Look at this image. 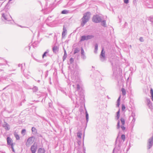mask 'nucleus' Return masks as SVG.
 Segmentation results:
<instances>
[{
	"instance_id": "f257e3e1",
	"label": "nucleus",
	"mask_w": 153,
	"mask_h": 153,
	"mask_svg": "<svg viewBox=\"0 0 153 153\" xmlns=\"http://www.w3.org/2000/svg\"><path fill=\"white\" fill-rule=\"evenodd\" d=\"M123 142L121 140H117V138L115 141V147L113 150V153H121V148Z\"/></svg>"
},
{
	"instance_id": "f03ea898",
	"label": "nucleus",
	"mask_w": 153,
	"mask_h": 153,
	"mask_svg": "<svg viewBox=\"0 0 153 153\" xmlns=\"http://www.w3.org/2000/svg\"><path fill=\"white\" fill-rule=\"evenodd\" d=\"M91 13L87 12L83 14V17L82 18L81 26L83 27L85 24L89 21Z\"/></svg>"
},
{
	"instance_id": "7ed1b4c3",
	"label": "nucleus",
	"mask_w": 153,
	"mask_h": 153,
	"mask_svg": "<svg viewBox=\"0 0 153 153\" xmlns=\"http://www.w3.org/2000/svg\"><path fill=\"white\" fill-rule=\"evenodd\" d=\"M111 65L113 67V76L114 77V78L116 79L117 78L118 76V70L119 69H118L117 65L116 64L114 65V63L111 62Z\"/></svg>"
},
{
	"instance_id": "20e7f679",
	"label": "nucleus",
	"mask_w": 153,
	"mask_h": 153,
	"mask_svg": "<svg viewBox=\"0 0 153 153\" xmlns=\"http://www.w3.org/2000/svg\"><path fill=\"white\" fill-rule=\"evenodd\" d=\"M102 19V16L98 14L94 15L92 18V21L95 23L100 22Z\"/></svg>"
},
{
	"instance_id": "39448f33",
	"label": "nucleus",
	"mask_w": 153,
	"mask_h": 153,
	"mask_svg": "<svg viewBox=\"0 0 153 153\" xmlns=\"http://www.w3.org/2000/svg\"><path fill=\"white\" fill-rule=\"evenodd\" d=\"M94 36L92 35H88L87 36L83 35L81 36L80 41H84L85 40H88L93 38Z\"/></svg>"
},
{
	"instance_id": "423d86ee",
	"label": "nucleus",
	"mask_w": 153,
	"mask_h": 153,
	"mask_svg": "<svg viewBox=\"0 0 153 153\" xmlns=\"http://www.w3.org/2000/svg\"><path fill=\"white\" fill-rule=\"evenodd\" d=\"M105 53V51L104 50V48H102V50L100 55V60L102 62H104L106 60Z\"/></svg>"
},
{
	"instance_id": "0eeeda50",
	"label": "nucleus",
	"mask_w": 153,
	"mask_h": 153,
	"mask_svg": "<svg viewBox=\"0 0 153 153\" xmlns=\"http://www.w3.org/2000/svg\"><path fill=\"white\" fill-rule=\"evenodd\" d=\"M148 148L149 149H150L153 145V133L152 136L149 138L148 141Z\"/></svg>"
},
{
	"instance_id": "6e6552de",
	"label": "nucleus",
	"mask_w": 153,
	"mask_h": 153,
	"mask_svg": "<svg viewBox=\"0 0 153 153\" xmlns=\"http://www.w3.org/2000/svg\"><path fill=\"white\" fill-rule=\"evenodd\" d=\"M145 4L149 8L153 7V1L151 0H146L145 3Z\"/></svg>"
},
{
	"instance_id": "1a4fd4ad",
	"label": "nucleus",
	"mask_w": 153,
	"mask_h": 153,
	"mask_svg": "<svg viewBox=\"0 0 153 153\" xmlns=\"http://www.w3.org/2000/svg\"><path fill=\"white\" fill-rule=\"evenodd\" d=\"M35 137L33 136H32L29 137L27 140L26 143V146H29L33 142Z\"/></svg>"
},
{
	"instance_id": "9d476101",
	"label": "nucleus",
	"mask_w": 153,
	"mask_h": 153,
	"mask_svg": "<svg viewBox=\"0 0 153 153\" xmlns=\"http://www.w3.org/2000/svg\"><path fill=\"white\" fill-rule=\"evenodd\" d=\"M2 17L7 21H10L11 19H12V18L10 16H7V14L5 13H2Z\"/></svg>"
},
{
	"instance_id": "9b49d317",
	"label": "nucleus",
	"mask_w": 153,
	"mask_h": 153,
	"mask_svg": "<svg viewBox=\"0 0 153 153\" xmlns=\"http://www.w3.org/2000/svg\"><path fill=\"white\" fill-rule=\"evenodd\" d=\"M37 149V147L36 145H35L34 144L33 145H32L30 147V150L32 153H36Z\"/></svg>"
},
{
	"instance_id": "f8f14e48",
	"label": "nucleus",
	"mask_w": 153,
	"mask_h": 153,
	"mask_svg": "<svg viewBox=\"0 0 153 153\" xmlns=\"http://www.w3.org/2000/svg\"><path fill=\"white\" fill-rule=\"evenodd\" d=\"M7 144L8 145L11 146L14 145L13 143V140L10 137H7Z\"/></svg>"
},
{
	"instance_id": "ddd939ff",
	"label": "nucleus",
	"mask_w": 153,
	"mask_h": 153,
	"mask_svg": "<svg viewBox=\"0 0 153 153\" xmlns=\"http://www.w3.org/2000/svg\"><path fill=\"white\" fill-rule=\"evenodd\" d=\"M81 57L83 59H86V56L85 55L84 51L83 48H81Z\"/></svg>"
},
{
	"instance_id": "4468645a",
	"label": "nucleus",
	"mask_w": 153,
	"mask_h": 153,
	"mask_svg": "<svg viewBox=\"0 0 153 153\" xmlns=\"http://www.w3.org/2000/svg\"><path fill=\"white\" fill-rule=\"evenodd\" d=\"M67 30L66 27H65L64 26H63V31L62 33V38H63L65 36L66 33H67Z\"/></svg>"
},
{
	"instance_id": "2eb2a0df",
	"label": "nucleus",
	"mask_w": 153,
	"mask_h": 153,
	"mask_svg": "<svg viewBox=\"0 0 153 153\" xmlns=\"http://www.w3.org/2000/svg\"><path fill=\"white\" fill-rule=\"evenodd\" d=\"M0 59H3L4 60V61L6 62V63H0V66L1 65H7L8 66H9V65L7 64L8 62L6 60L4 59L3 58L0 57Z\"/></svg>"
},
{
	"instance_id": "dca6fc26",
	"label": "nucleus",
	"mask_w": 153,
	"mask_h": 153,
	"mask_svg": "<svg viewBox=\"0 0 153 153\" xmlns=\"http://www.w3.org/2000/svg\"><path fill=\"white\" fill-rule=\"evenodd\" d=\"M31 130L32 133L34 135H36L37 134V130L34 127H32V128Z\"/></svg>"
},
{
	"instance_id": "f3484780",
	"label": "nucleus",
	"mask_w": 153,
	"mask_h": 153,
	"mask_svg": "<svg viewBox=\"0 0 153 153\" xmlns=\"http://www.w3.org/2000/svg\"><path fill=\"white\" fill-rule=\"evenodd\" d=\"M101 25L103 26L104 27H107V25L106 24V21L105 20H101L100 22Z\"/></svg>"
},
{
	"instance_id": "a211bd4d",
	"label": "nucleus",
	"mask_w": 153,
	"mask_h": 153,
	"mask_svg": "<svg viewBox=\"0 0 153 153\" xmlns=\"http://www.w3.org/2000/svg\"><path fill=\"white\" fill-rule=\"evenodd\" d=\"M45 150L43 148H39L38 150L37 153H45Z\"/></svg>"
},
{
	"instance_id": "6ab92c4d",
	"label": "nucleus",
	"mask_w": 153,
	"mask_h": 153,
	"mask_svg": "<svg viewBox=\"0 0 153 153\" xmlns=\"http://www.w3.org/2000/svg\"><path fill=\"white\" fill-rule=\"evenodd\" d=\"M39 2L42 7V6L43 4H45V5H46L47 3L46 0H42L40 1H39Z\"/></svg>"
},
{
	"instance_id": "aec40b11",
	"label": "nucleus",
	"mask_w": 153,
	"mask_h": 153,
	"mask_svg": "<svg viewBox=\"0 0 153 153\" xmlns=\"http://www.w3.org/2000/svg\"><path fill=\"white\" fill-rule=\"evenodd\" d=\"M85 118H86V125H87L88 121V119H89V116H88V114L87 111L86 110L85 111Z\"/></svg>"
},
{
	"instance_id": "412c9836",
	"label": "nucleus",
	"mask_w": 153,
	"mask_h": 153,
	"mask_svg": "<svg viewBox=\"0 0 153 153\" xmlns=\"http://www.w3.org/2000/svg\"><path fill=\"white\" fill-rule=\"evenodd\" d=\"M64 51V55L63 57V61H64L66 59V57H67V54L66 53V51L65 49V48H63Z\"/></svg>"
},
{
	"instance_id": "4be33fe9",
	"label": "nucleus",
	"mask_w": 153,
	"mask_h": 153,
	"mask_svg": "<svg viewBox=\"0 0 153 153\" xmlns=\"http://www.w3.org/2000/svg\"><path fill=\"white\" fill-rule=\"evenodd\" d=\"M122 92V94L123 96H125L126 94V92L125 89L124 88H122L121 89Z\"/></svg>"
},
{
	"instance_id": "5701e85b",
	"label": "nucleus",
	"mask_w": 153,
	"mask_h": 153,
	"mask_svg": "<svg viewBox=\"0 0 153 153\" xmlns=\"http://www.w3.org/2000/svg\"><path fill=\"white\" fill-rule=\"evenodd\" d=\"M69 13V10H62L61 12V13L62 14H67Z\"/></svg>"
},
{
	"instance_id": "b1692460",
	"label": "nucleus",
	"mask_w": 153,
	"mask_h": 153,
	"mask_svg": "<svg viewBox=\"0 0 153 153\" xmlns=\"http://www.w3.org/2000/svg\"><path fill=\"white\" fill-rule=\"evenodd\" d=\"M120 97H121V96H120L118 98V99L117 100V107H118L120 105Z\"/></svg>"
},
{
	"instance_id": "393cba45",
	"label": "nucleus",
	"mask_w": 153,
	"mask_h": 153,
	"mask_svg": "<svg viewBox=\"0 0 153 153\" xmlns=\"http://www.w3.org/2000/svg\"><path fill=\"white\" fill-rule=\"evenodd\" d=\"M9 2H8L7 4L5 5L4 9L5 10V11H7V9H9L8 8V4Z\"/></svg>"
},
{
	"instance_id": "a878e982",
	"label": "nucleus",
	"mask_w": 153,
	"mask_h": 153,
	"mask_svg": "<svg viewBox=\"0 0 153 153\" xmlns=\"http://www.w3.org/2000/svg\"><path fill=\"white\" fill-rule=\"evenodd\" d=\"M49 51L48 50H47L46 51H45L44 53L43 54L42 57V58H44L46 56V54H47L48 53Z\"/></svg>"
},
{
	"instance_id": "bb28decb",
	"label": "nucleus",
	"mask_w": 153,
	"mask_h": 153,
	"mask_svg": "<svg viewBox=\"0 0 153 153\" xmlns=\"http://www.w3.org/2000/svg\"><path fill=\"white\" fill-rule=\"evenodd\" d=\"M32 90L34 92H36L38 91V88L36 86H34L32 88Z\"/></svg>"
},
{
	"instance_id": "cd10ccee",
	"label": "nucleus",
	"mask_w": 153,
	"mask_h": 153,
	"mask_svg": "<svg viewBox=\"0 0 153 153\" xmlns=\"http://www.w3.org/2000/svg\"><path fill=\"white\" fill-rule=\"evenodd\" d=\"M14 134L16 140H19L20 139V137L18 134L16 133H14Z\"/></svg>"
},
{
	"instance_id": "c85d7f7f",
	"label": "nucleus",
	"mask_w": 153,
	"mask_h": 153,
	"mask_svg": "<svg viewBox=\"0 0 153 153\" xmlns=\"http://www.w3.org/2000/svg\"><path fill=\"white\" fill-rule=\"evenodd\" d=\"M148 20L151 22V24L153 25V17H150Z\"/></svg>"
},
{
	"instance_id": "c756f323",
	"label": "nucleus",
	"mask_w": 153,
	"mask_h": 153,
	"mask_svg": "<svg viewBox=\"0 0 153 153\" xmlns=\"http://www.w3.org/2000/svg\"><path fill=\"white\" fill-rule=\"evenodd\" d=\"M53 49V52L55 53H58V51H59V48H52Z\"/></svg>"
},
{
	"instance_id": "7c9ffc66",
	"label": "nucleus",
	"mask_w": 153,
	"mask_h": 153,
	"mask_svg": "<svg viewBox=\"0 0 153 153\" xmlns=\"http://www.w3.org/2000/svg\"><path fill=\"white\" fill-rule=\"evenodd\" d=\"M122 125H124L125 123V120L123 118H121L120 119Z\"/></svg>"
},
{
	"instance_id": "2f4dec72",
	"label": "nucleus",
	"mask_w": 153,
	"mask_h": 153,
	"mask_svg": "<svg viewBox=\"0 0 153 153\" xmlns=\"http://www.w3.org/2000/svg\"><path fill=\"white\" fill-rule=\"evenodd\" d=\"M8 124H7V123H5L4 124V125L3 126L4 127L7 128V129L8 130H9V128H8Z\"/></svg>"
},
{
	"instance_id": "473e14b6",
	"label": "nucleus",
	"mask_w": 153,
	"mask_h": 153,
	"mask_svg": "<svg viewBox=\"0 0 153 153\" xmlns=\"http://www.w3.org/2000/svg\"><path fill=\"white\" fill-rule=\"evenodd\" d=\"M146 101L147 102V105H148V104H150L151 103H152L149 99L148 98H146Z\"/></svg>"
},
{
	"instance_id": "72a5a7b5",
	"label": "nucleus",
	"mask_w": 153,
	"mask_h": 153,
	"mask_svg": "<svg viewBox=\"0 0 153 153\" xmlns=\"http://www.w3.org/2000/svg\"><path fill=\"white\" fill-rule=\"evenodd\" d=\"M121 139L123 140V142H124L125 139V136L124 134H123L121 135Z\"/></svg>"
},
{
	"instance_id": "f704fd0d",
	"label": "nucleus",
	"mask_w": 153,
	"mask_h": 153,
	"mask_svg": "<svg viewBox=\"0 0 153 153\" xmlns=\"http://www.w3.org/2000/svg\"><path fill=\"white\" fill-rule=\"evenodd\" d=\"M84 135L83 138V151L84 153H85V148L84 146Z\"/></svg>"
},
{
	"instance_id": "c9c22d12",
	"label": "nucleus",
	"mask_w": 153,
	"mask_h": 153,
	"mask_svg": "<svg viewBox=\"0 0 153 153\" xmlns=\"http://www.w3.org/2000/svg\"><path fill=\"white\" fill-rule=\"evenodd\" d=\"M79 48H75L74 51V54H76L79 51Z\"/></svg>"
},
{
	"instance_id": "e433bc0d",
	"label": "nucleus",
	"mask_w": 153,
	"mask_h": 153,
	"mask_svg": "<svg viewBox=\"0 0 153 153\" xmlns=\"http://www.w3.org/2000/svg\"><path fill=\"white\" fill-rule=\"evenodd\" d=\"M52 48H58V45L57 43L56 42Z\"/></svg>"
},
{
	"instance_id": "4c0bfd02",
	"label": "nucleus",
	"mask_w": 153,
	"mask_h": 153,
	"mask_svg": "<svg viewBox=\"0 0 153 153\" xmlns=\"http://www.w3.org/2000/svg\"><path fill=\"white\" fill-rule=\"evenodd\" d=\"M82 135V133L80 132H78L77 134V136L79 138H81Z\"/></svg>"
},
{
	"instance_id": "58836bf2",
	"label": "nucleus",
	"mask_w": 153,
	"mask_h": 153,
	"mask_svg": "<svg viewBox=\"0 0 153 153\" xmlns=\"http://www.w3.org/2000/svg\"><path fill=\"white\" fill-rule=\"evenodd\" d=\"M120 121L119 120H118V122H117V129H119V128H120Z\"/></svg>"
},
{
	"instance_id": "ea45409f",
	"label": "nucleus",
	"mask_w": 153,
	"mask_h": 153,
	"mask_svg": "<svg viewBox=\"0 0 153 153\" xmlns=\"http://www.w3.org/2000/svg\"><path fill=\"white\" fill-rule=\"evenodd\" d=\"M147 105L150 109H152V103L148 104Z\"/></svg>"
},
{
	"instance_id": "a19ab883",
	"label": "nucleus",
	"mask_w": 153,
	"mask_h": 153,
	"mask_svg": "<svg viewBox=\"0 0 153 153\" xmlns=\"http://www.w3.org/2000/svg\"><path fill=\"white\" fill-rule=\"evenodd\" d=\"M26 132V130L25 129H23L21 131V133L23 135H25Z\"/></svg>"
},
{
	"instance_id": "79ce46f5",
	"label": "nucleus",
	"mask_w": 153,
	"mask_h": 153,
	"mask_svg": "<svg viewBox=\"0 0 153 153\" xmlns=\"http://www.w3.org/2000/svg\"><path fill=\"white\" fill-rule=\"evenodd\" d=\"M74 60L72 58H71L69 60V62L70 64H72L74 62Z\"/></svg>"
},
{
	"instance_id": "37998d69",
	"label": "nucleus",
	"mask_w": 153,
	"mask_h": 153,
	"mask_svg": "<svg viewBox=\"0 0 153 153\" xmlns=\"http://www.w3.org/2000/svg\"><path fill=\"white\" fill-rule=\"evenodd\" d=\"M125 108H126V107H125V105L124 104H122V111H124Z\"/></svg>"
},
{
	"instance_id": "c03bdc74",
	"label": "nucleus",
	"mask_w": 153,
	"mask_h": 153,
	"mask_svg": "<svg viewBox=\"0 0 153 153\" xmlns=\"http://www.w3.org/2000/svg\"><path fill=\"white\" fill-rule=\"evenodd\" d=\"M135 120L136 119H135V118H133V119L131 121V123L134 124V123L135 121Z\"/></svg>"
},
{
	"instance_id": "a18cd8bd",
	"label": "nucleus",
	"mask_w": 153,
	"mask_h": 153,
	"mask_svg": "<svg viewBox=\"0 0 153 153\" xmlns=\"http://www.w3.org/2000/svg\"><path fill=\"white\" fill-rule=\"evenodd\" d=\"M140 41L141 42H143L144 41V39L142 37H140L139 39Z\"/></svg>"
},
{
	"instance_id": "49530a36",
	"label": "nucleus",
	"mask_w": 153,
	"mask_h": 153,
	"mask_svg": "<svg viewBox=\"0 0 153 153\" xmlns=\"http://www.w3.org/2000/svg\"><path fill=\"white\" fill-rule=\"evenodd\" d=\"M135 114L133 112H132L131 114V116L132 117V118H135Z\"/></svg>"
},
{
	"instance_id": "de8ad7c7",
	"label": "nucleus",
	"mask_w": 153,
	"mask_h": 153,
	"mask_svg": "<svg viewBox=\"0 0 153 153\" xmlns=\"http://www.w3.org/2000/svg\"><path fill=\"white\" fill-rule=\"evenodd\" d=\"M120 127L122 130L124 131L125 129V127L123 126V125H121L120 126Z\"/></svg>"
},
{
	"instance_id": "09e8293b",
	"label": "nucleus",
	"mask_w": 153,
	"mask_h": 153,
	"mask_svg": "<svg viewBox=\"0 0 153 153\" xmlns=\"http://www.w3.org/2000/svg\"><path fill=\"white\" fill-rule=\"evenodd\" d=\"M76 89L77 90L80 89V86L79 84H77L76 85Z\"/></svg>"
},
{
	"instance_id": "8fccbe9b",
	"label": "nucleus",
	"mask_w": 153,
	"mask_h": 153,
	"mask_svg": "<svg viewBox=\"0 0 153 153\" xmlns=\"http://www.w3.org/2000/svg\"><path fill=\"white\" fill-rule=\"evenodd\" d=\"M124 3L126 4H127L129 3V0H124Z\"/></svg>"
},
{
	"instance_id": "3c124183",
	"label": "nucleus",
	"mask_w": 153,
	"mask_h": 153,
	"mask_svg": "<svg viewBox=\"0 0 153 153\" xmlns=\"http://www.w3.org/2000/svg\"><path fill=\"white\" fill-rule=\"evenodd\" d=\"M150 94L151 96H153V90L152 88L150 89Z\"/></svg>"
},
{
	"instance_id": "603ef678",
	"label": "nucleus",
	"mask_w": 153,
	"mask_h": 153,
	"mask_svg": "<svg viewBox=\"0 0 153 153\" xmlns=\"http://www.w3.org/2000/svg\"><path fill=\"white\" fill-rule=\"evenodd\" d=\"M13 146H14V145H12L11 146V148L12 149V151L13 152H15V150H14V149Z\"/></svg>"
},
{
	"instance_id": "864d4df0",
	"label": "nucleus",
	"mask_w": 153,
	"mask_h": 153,
	"mask_svg": "<svg viewBox=\"0 0 153 153\" xmlns=\"http://www.w3.org/2000/svg\"><path fill=\"white\" fill-rule=\"evenodd\" d=\"M133 3L135 5H136L137 4L136 0H134L133 1Z\"/></svg>"
},
{
	"instance_id": "5fc2aeb1",
	"label": "nucleus",
	"mask_w": 153,
	"mask_h": 153,
	"mask_svg": "<svg viewBox=\"0 0 153 153\" xmlns=\"http://www.w3.org/2000/svg\"><path fill=\"white\" fill-rule=\"evenodd\" d=\"M35 60L37 62H42V61L41 60H38V59H35Z\"/></svg>"
},
{
	"instance_id": "6e6d98bb",
	"label": "nucleus",
	"mask_w": 153,
	"mask_h": 153,
	"mask_svg": "<svg viewBox=\"0 0 153 153\" xmlns=\"http://www.w3.org/2000/svg\"><path fill=\"white\" fill-rule=\"evenodd\" d=\"M37 134V136L38 137H42V136L41 134Z\"/></svg>"
},
{
	"instance_id": "4d7b16f0",
	"label": "nucleus",
	"mask_w": 153,
	"mask_h": 153,
	"mask_svg": "<svg viewBox=\"0 0 153 153\" xmlns=\"http://www.w3.org/2000/svg\"><path fill=\"white\" fill-rule=\"evenodd\" d=\"M54 40L56 39V41L57 38H56V35L55 34V35H54Z\"/></svg>"
},
{
	"instance_id": "13d9d810",
	"label": "nucleus",
	"mask_w": 153,
	"mask_h": 153,
	"mask_svg": "<svg viewBox=\"0 0 153 153\" xmlns=\"http://www.w3.org/2000/svg\"><path fill=\"white\" fill-rule=\"evenodd\" d=\"M22 64H19V67H21V69L22 70Z\"/></svg>"
},
{
	"instance_id": "bf43d9fd",
	"label": "nucleus",
	"mask_w": 153,
	"mask_h": 153,
	"mask_svg": "<svg viewBox=\"0 0 153 153\" xmlns=\"http://www.w3.org/2000/svg\"><path fill=\"white\" fill-rule=\"evenodd\" d=\"M120 115L117 114V120L120 117Z\"/></svg>"
},
{
	"instance_id": "052dcab7",
	"label": "nucleus",
	"mask_w": 153,
	"mask_h": 153,
	"mask_svg": "<svg viewBox=\"0 0 153 153\" xmlns=\"http://www.w3.org/2000/svg\"><path fill=\"white\" fill-rule=\"evenodd\" d=\"M120 110H119L117 112V114L120 115Z\"/></svg>"
},
{
	"instance_id": "680f3d73",
	"label": "nucleus",
	"mask_w": 153,
	"mask_h": 153,
	"mask_svg": "<svg viewBox=\"0 0 153 153\" xmlns=\"http://www.w3.org/2000/svg\"><path fill=\"white\" fill-rule=\"evenodd\" d=\"M98 44H96L95 45L94 48H98Z\"/></svg>"
},
{
	"instance_id": "e2e57ef3",
	"label": "nucleus",
	"mask_w": 153,
	"mask_h": 153,
	"mask_svg": "<svg viewBox=\"0 0 153 153\" xmlns=\"http://www.w3.org/2000/svg\"><path fill=\"white\" fill-rule=\"evenodd\" d=\"M35 44V43H34L33 44H32V46H33V48H35V47H36V46H34Z\"/></svg>"
},
{
	"instance_id": "0e129e2a",
	"label": "nucleus",
	"mask_w": 153,
	"mask_h": 153,
	"mask_svg": "<svg viewBox=\"0 0 153 153\" xmlns=\"http://www.w3.org/2000/svg\"><path fill=\"white\" fill-rule=\"evenodd\" d=\"M4 3V2H3L1 3V2H0V7H1V6L2 5V4Z\"/></svg>"
},
{
	"instance_id": "69168bd1",
	"label": "nucleus",
	"mask_w": 153,
	"mask_h": 153,
	"mask_svg": "<svg viewBox=\"0 0 153 153\" xmlns=\"http://www.w3.org/2000/svg\"><path fill=\"white\" fill-rule=\"evenodd\" d=\"M98 48H95L94 52L95 53L97 51Z\"/></svg>"
},
{
	"instance_id": "338daca9",
	"label": "nucleus",
	"mask_w": 153,
	"mask_h": 153,
	"mask_svg": "<svg viewBox=\"0 0 153 153\" xmlns=\"http://www.w3.org/2000/svg\"><path fill=\"white\" fill-rule=\"evenodd\" d=\"M124 25L125 26H126L127 25V23L126 22H125L124 24Z\"/></svg>"
},
{
	"instance_id": "774afa93",
	"label": "nucleus",
	"mask_w": 153,
	"mask_h": 153,
	"mask_svg": "<svg viewBox=\"0 0 153 153\" xmlns=\"http://www.w3.org/2000/svg\"><path fill=\"white\" fill-rule=\"evenodd\" d=\"M151 99L152 101H153V96H151Z\"/></svg>"
}]
</instances>
